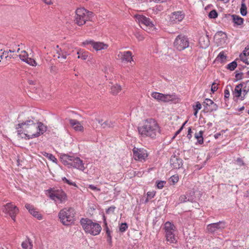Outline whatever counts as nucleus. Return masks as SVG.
I'll list each match as a JSON object with an SVG mask.
<instances>
[{"instance_id": "7c9ffc66", "label": "nucleus", "mask_w": 249, "mask_h": 249, "mask_svg": "<svg viewBox=\"0 0 249 249\" xmlns=\"http://www.w3.org/2000/svg\"><path fill=\"white\" fill-rule=\"evenodd\" d=\"M179 201L180 203H184L188 201L193 202V198L189 197L187 194L183 195L180 196Z\"/></svg>"}, {"instance_id": "f3484780", "label": "nucleus", "mask_w": 249, "mask_h": 249, "mask_svg": "<svg viewBox=\"0 0 249 249\" xmlns=\"http://www.w3.org/2000/svg\"><path fill=\"white\" fill-rule=\"evenodd\" d=\"M185 17V14L183 11H178L171 13L169 21L171 23H177L181 21Z\"/></svg>"}, {"instance_id": "a18cd8bd", "label": "nucleus", "mask_w": 249, "mask_h": 249, "mask_svg": "<svg viewBox=\"0 0 249 249\" xmlns=\"http://www.w3.org/2000/svg\"><path fill=\"white\" fill-rule=\"evenodd\" d=\"M218 89L217 86L216 85L215 83H213L212 87H211V91L213 93H214L215 91L217 90Z\"/></svg>"}, {"instance_id": "c03bdc74", "label": "nucleus", "mask_w": 249, "mask_h": 249, "mask_svg": "<svg viewBox=\"0 0 249 249\" xmlns=\"http://www.w3.org/2000/svg\"><path fill=\"white\" fill-rule=\"evenodd\" d=\"M89 188L90 189L92 190L96 191H100L101 189L100 188H97L92 184H89Z\"/></svg>"}, {"instance_id": "0e129e2a", "label": "nucleus", "mask_w": 249, "mask_h": 249, "mask_svg": "<svg viewBox=\"0 0 249 249\" xmlns=\"http://www.w3.org/2000/svg\"><path fill=\"white\" fill-rule=\"evenodd\" d=\"M244 108H245V107L244 106H242V107H240L238 109V111H242L244 109Z\"/></svg>"}, {"instance_id": "393cba45", "label": "nucleus", "mask_w": 249, "mask_h": 249, "mask_svg": "<svg viewBox=\"0 0 249 249\" xmlns=\"http://www.w3.org/2000/svg\"><path fill=\"white\" fill-rule=\"evenodd\" d=\"M243 84V96L241 97V100H243L245 99L246 95L249 92V80L245 82L241 83Z\"/></svg>"}, {"instance_id": "9d476101", "label": "nucleus", "mask_w": 249, "mask_h": 249, "mask_svg": "<svg viewBox=\"0 0 249 249\" xmlns=\"http://www.w3.org/2000/svg\"><path fill=\"white\" fill-rule=\"evenodd\" d=\"M225 225L226 223L223 221L208 224L206 227V232L213 234L218 231H221L225 228Z\"/></svg>"}, {"instance_id": "6e6552de", "label": "nucleus", "mask_w": 249, "mask_h": 249, "mask_svg": "<svg viewBox=\"0 0 249 249\" xmlns=\"http://www.w3.org/2000/svg\"><path fill=\"white\" fill-rule=\"evenodd\" d=\"M82 46L89 49V47L91 46L96 51L106 50L108 47L107 44L102 42L95 41L92 39L86 40L82 42Z\"/></svg>"}, {"instance_id": "774afa93", "label": "nucleus", "mask_w": 249, "mask_h": 249, "mask_svg": "<svg viewBox=\"0 0 249 249\" xmlns=\"http://www.w3.org/2000/svg\"><path fill=\"white\" fill-rule=\"evenodd\" d=\"M246 77H249V71L246 72Z\"/></svg>"}, {"instance_id": "473e14b6", "label": "nucleus", "mask_w": 249, "mask_h": 249, "mask_svg": "<svg viewBox=\"0 0 249 249\" xmlns=\"http://www.w3.org/2000/svg\"><path fill=\"white\" fill-rule=\"evenodd\" d=\"M237 66V64L236 61H233L227 65L226 68L231 71H233Z\"/></svg>"}, {"instance_id": "a878e982", "label": "nucleus", "mask_w": 249, "mask_h": 249, "mask_svg": "<svg viewBox=\"0 0 249 249\" xmlns=\"http://www.w3.org/2000/svg\"><path fill=\"white\" fill-rule=\"evenodd\" d=\"M243 89V84H241V83L237 85L234 89V90L233 91V95L237 98H239L240 97H243L241 96V93H242V89Z\"/></svg>"}, {"instance_id": "bb28decb", "label": "nucleus", "mask_w": 249, "mask_h": 249, "mask_svg": "<svg viewBox=\"0 0 249 249\" xmlns=\"http://www.w3.org/2000/svg\"><path fill=\"white\" fill-rule=\"evenodd\" d=\"M204 131L202 130L199 131L198 132H196L195 134V137L197 139V143L199 144H202L204 142V139L203 137V134Z\"/></svg>"}, {"instance_id": "603ef678", "label": "nucleus", "mask_w": 249, "mask_h": 249, "mask_svg": "<svg viewBox=\"0 0 249 249\" xmlns=\"http://www.w3.org/2000/svg\"><path fill=\"white\" fill-rule=\"evenodd\" d=\"M230 91L228 89H226L224 90V97L225 98H228L230 96Z\"/></svg>"}, {"instance_id": "6ab92c4d", "label": "nucleus", "mask_w": 249, "mask_h": 249, "mask_svg": "<svg viewBox=\"0 0 249 249\" xmlns=\"http://www.w3.org/2000/svg\"><path fill=\"white\" fill-rule=\"evenodd\" d=\"M204 104L207 112L216 111L218 108V106L210 99L206 98L204 102Z\"/></svg>"}, {"instance_id": "4c0bfd02", "label": "nucleus", "mask_w": 249, "mask_h": 249, "mask_svg": "<svg viewBox=\"0 0 249 249\" xmlns=\"http://www.w3.org/2000/svg\"><path fill=\"white\" fill-rule=\"evenodd\" d=\"M8 56L7 53L3 51L2 49L0 50V62L3 60L4 59H6Z\"/></svg>"}, {"instance_id": "3c124183", "label": "nucleus", "mask_w": 249, "mask_h": 249, "mask_svg": "<svg viewBox=\"0 0 249 249\" xmlns=\"http://www.w3.org/2000/svg\"><path fill=\"white\" fill-rule=\"evenodd\" d=\"M105 230L106 231L107 235H111V231L109 230L107 224L105 225Z\"/></svg>"}, {"instance_id": "e433bc0d", "label": "nucleus", "mask_w": 249, "mask_h": 249, "mask_svg": "<svg viewBox=\"0 0 249 249\" xmlns=\"http://www.w3.org/2000/svg\"><path fill=\"white\" fill-rule=\"evenodd\" d=\"M218 14L215 10H212L209 14V17L210 18H215L217 17Z\"/></svg>"}, {"instance_id": "412c9836", "label": "nucleus", "mask_w": 249, "mask_h": 249, "mask_svg": "<svg viewBox=\"0 0 249 249\" xmlns=\"http://www.w3.org/2000/svg\"><path fill=\"white\" fill-rule=\"evenodd\" d=\"M137 18L139 21V22L145 25L147 27H152L154 26L153 23L150 21L149 18H146V17L142 15H138L137 16Z\"/></svg>"}, {"instance_id": "8fccbe9b", "label": "nucleus", "mask_w": 249, "mask_h": 249, "mask_svg": "<svg viewBox=\"0 0 249 249\" xmlns=\"http://www.w3.org/2000/svg\"><path fill=\"white\" fill-rule=\"evenodd\" d=\"M186 123H187V121H186L183 124V125L181 126V127L177 131H176V132L175 133V136H174V138L176 136H177L178 134H179L180 133V132L182 131L184 125Z\"/></svg>"}, {"instance_id": "dca6fc26", "label": "nucleus", "mask_w": 249, "mask_h": 249, "mask_svg": "<svg viewBox=\"0 0 249 249\" xmlns=\"http://www.w3.org/2000/svg\"><path fill=\"white\" fill-rule=\"evenodd\" d=\"M117 59L122 62L131 63L133 61L132 53L129 51L119 52L117 55Z\"/></svg>"}, {"instance_id": "f8f14e48", "label": "nucleus", "mask_w": 249, "mask_h": 249, "mask_svg": "<svg viewBox=\"0 0 249 249\" xmlns=\"http://www.w3.org/2000/svg\"><path fill=\"white\" fill-rule=\"evenodd\" d=\"M17 53H18L20 59L22 61L25 62L27 64L33 67L37 66V64L36 60L31 57H29V54L26 51L20 50V49L18 48L17 50Z\"/></svg>"}, {"instance_id": "a19ab883", "label": "nucleus", "mask_w": 249, "mask_h": 249, "mask_svg": "<svg viewBox=\"0 0 249 249\" xmlns=\"http://www.w3.org/2000/svg\"><path fill=\"white\" fill-rule=\"evenodd\" d=\"M165 183L166 182L165 181H159L157 184V187L159 189H162L164 187Z\"/></svg>"}, {"instance_id": "7ed1b4c3", "label": "nucleus", "mask_w": 249, "mask_h": 249, "mask_svg": "<svg viewBox=\"0 0 249 249\" xmlns=\"http://www.w3.org/2000/svg\"><path fill=\"white\" fill-rule=\"evenodd\" d=\"M80 224L86 233L95 236L99 234L102 230L99 224L93 222L88 218H81L80 220Z\"/></svg>"}, {"instance_id": "ddd939ff", "label": "nucleus", "mask_w": 249, "mask_h": 249, "mask_svg": "<svg viewBox=\"0 0 249 249\" xmlns=\"http://www.w3.org/2000/svg\"><path fill=\"white\" fill-rule=\"evenodd\" d=\"M133 153L134 159L142 162L145 161L148 157L147 151L143 148L134 147L133 149Z\"/></svg>"}, {"instance_id": "f704fd0d", "label": "nucleus", "mask_w": 249, "mask_h": 249, "mask_svg": "<svg viewBox=\"0 0 249 249\" xmlns=\"http://www.w3.org/2000/svg\"><path fill=\"white\" fill-rule=\"evenodd\" d=\"M169 182L172 183L173 185H174L175 183L178 182V176L174 175L171 176L169 179Z\"/></svg>"}, {"instance_id": "79ce46f5", "label": "nucleus", "mask_w": 249, "mask_h": 249, "mask_svg": "<svg viewBox=\"0 0 249 249\" xmlns=\"http://www.w3.org/2000/svg\"><path fill=\"white\" fill-rule=\"evenodd\" d=\"M225 130H221V132H219V133H215V134L214 135L213 137H214V138L215 139H217L218 138H219V137H220L221 135H223V133H225Z\"/></svg>"}, {"instance_id": "cd10ccee", "label": "nucleus", "mask_w": 249, "mask_h": 249, "mask_svg": "<svg viewBox=\"0 0 249 249\" xmlns=\"http://www.w3.org/2000/svg\"><path fill=\"white\" fill-rule=\"evenodd\" d=\"M205 38L206 40L205 39V37L201 36L199 39V44L203 48H207L209 45V40L208 36L205 37Z\"/></svg>"}, {"instance_id": "2f4dec72", "label": "nucleus", "mask_w": 249, "mask_h": 249, "mask_svg": "<svg viewBox=\"0 0 249 249\" xmlns=\"http://www.w3.org/2000/svg\"><path fill=\"white\" fill-rule=\"evenodd\" d=\"M226 55L225 54V53L223 51H222L219 53V54L216 57V60L222 63L224 62L226 60Z\"/></svg>"}, {"instance_id": "c9c22d12", "label": "nucleus", "mask_w": 249, "mask_h": 249, "mask_svg": "<svg viewBox=\"0 0 249 249\" xmlns=\"http://www.w3.org/2000/svg\"><path fill=\"white\" fill-rule=\"evenodd\" d=\"M128 228L127 224L126 223H121L120 227H119V231L122 232H124Z\"/></svg>"}, {"instance_id": "aec40b11", "label": "nucleus", "mask_w": 249, "mask_h": 249, "mask_svg": "<svg viewBox=\"0 0 249 249\" xmlns=\"http://www.w3.org/2000/svg\"><path fill=\"white\" fill-rule=\"evenodd\" d=\"M25 207L29 211L30 213L35 217H36L38 220L42 219V215L32 205L30 204H26Z\"/></svg>"}, {"instance_id": "69168bd1", "label": "nucleus", "mask_w": 249, "mask_h": 249, "mask_svg": "<svg viewBox=\"0 0 249 249\" xmlns=\"http://www.w3.org/2000/svg\"><path fill=\"white\" fill-rule=\"evenodd\" d=\"M60 53H58L57 55H54V57L57 58H59L60 57Z\"/></svg>"}, {"instance_id": "680f3d73", "label": "nucleus", "mask_w": 249, "mask_h": 249, "mask_svg": "<svg viewBox=\"0 0 249 249\" xmlns=\"http://www.w3.org/2000/svg\"><path fill=\"white\" fill-rule=\"evenodd\" d=\"M165 0H153V1L155 2H162L164 1Z\"/></svg>"}, {"instance_id": "f257e3e1", "label": "nucleus", "mask_w": 249, "mask_h": 249, "mask_svg": "<svg viewBox=\"0 0 249 249\" xmlns=\"http://www.w3.org/2000/svg\"><path fill=\"white\" fill-rule=\"evenodd\" d=\"M15 128L18 136L26 140L37 138L47 130V126L43 123L32 116L18 120Z\"/></svg>"}, {"instance_id": "b1692460", "label": "nucleus", "mask_w": 249, "mask_h": 249, "mask_svg": "<svg viewBox=\"0 0 249 249\" xmlns=\"http://www.w3.org/2000/svg\"><path fill=\"white\" fill-rule=\"evenodd\" d=\"M97 121L103 128L110 127L113 125L114 124L113 122L109 120H107L105 122H103V120H97Z\"/></svg>"}, {"instance_id": "4be33fe9", "label": "nucleus", "mask_w": 249, "mask_h": 249, "mask_svg": "<svg viewBox=\"0 0 249 249\" xmlns=\"http://www.w3.org/2000/svg\"><path fill=\"white\" fill-rule=\"evenodd\" d=\"M69 121L71 126L75 131L78 132L84 131V127L79 121L74 119H69Z\"/></svg>"}, {"instance_id": "49530a36", "label": "nucleus", "mask_w": 249, "mask_h": 249, "mask_svg": "<svg viewBox=\"0 0 249 249\" xmlns=\"http://www.w3.org/2000/svg\"><path fill=\"white\" fill-rule=\"evenodd\" d=\"M201 108V105L199 102H196V105L195 106H194V110H199Z\"/></svg>"}, {"instance_id": "1a4fd4ad", "label": "nucleus", "mask_w": 249, "mask_h": 249, "mask_svg": "<svg viewBox=\"0 0 249 249\" xmlns=\"http://www.w3.org/2000/svg\"><path fill=\"white\" fill-rule=\"evenodd\" d=\"M189 46V41L188 38L185 36L181 35L178 36L174 42V47L179 51L188 48Z\"/></svg>"}, {"instance_id": "e2e57ef3", "label": "nucleus", "mask_w": 249, "mask_h": 249, "mask_svg": "<svg viewBox=\"0 0 249 249\" xmlns=\"http://www.w3.org/2000/svg\"><path fill=\"white\" fill-rule=\"evenodd\" d=\"M61 211H62L61 210L60 211V212H59V213L58 214V216H59V218L60 219V221L61 222H62V219H61Z\"/></svg>"}, {"instance_id": "a211bd4d", "label": "nucleus", "mask_w": 249, "mask_h": 249, "mask_svg": "<svg viewBox=\"0 0 249 249\" xmlns=\"http://www.w3.org/2000/svg\"><path fill=\"white\" fill-rule=\"evenodd\" d=\"M170 163L171 166L174 169H179L183 165L182 160L176 155L171 156Z\"/></svg>"}, {"instance_id": "bf43d9fd", "label": "nucleus", "mask_w": 249, "mask_h": 249, "mask_svg": "<svg viewBox=\"0 0 249 249\" xmlns=\"http://www.w3.org/2000/svg\"><path fill=\"white\" fill-rule=\"evenodd\" d=\"M243 53L245 56H247L249 54V49H248L247 50H244L243 51Z\"/></svg>"}, {"instance_id": "ea45409f", "label": "nucleus", "mask_w": 249, "mask_h": 249, "mask_svg": "<svg viewBox=\"0 0 249 249\" xmlns=\"http://www.w3.org/2000/svg\"><path fill=\"white\" fill-rule=\"evenodd\" d=\"M116 207L114 206H112L107 209L106 211V213L107 214H109L110 213H113L115 210Z\"/></svg>"}, {"instance_id": "864d4df0", "label": "nucleus", "mask_w": 249, "mask_h": 249, "mask_svg": "<svg viewBox=\"0 0 249 249\" xmlns=\"http://www.w3.org/2000/svg\"><path fill=\"white\" fill-rule=\"evenodd\" d=\"M47 157L50 159L51 160L54 161V160H56L54 156H53L51 154H47Z\"/></svg>"}, {"instance_id": "052dcab7", "label": "nucleus", "mask_w": 249, "mask_h": 249, "mask_svg": "<svg viewBox=\"0 0 249 249\" xmlns=\"http://www.w3.org/2000/svg\"><path fill=\"white\" fill-rule=\"evenodd\" d=\"M103 218L104 225H107V220H106V216L104 215H103Z\"/></svg>"}, {"instance_id": "423d86ee", "label": "nucleus", "mask_w": 249, "mask_h": 249, "mask_svg": "<svg viewBox=\"0 0 249 249\" xmlns=\"http://www.w3.org/2000/svg\"><path fill=\"white\" fill-rule=\"evenodd\" d=\"M165 237L167 241L170 244L176 243L177 239L175 236V226L170 222H166L164 224Z\"/></svg>"}, {"instance_id": "20e7f679", "label": "nucleus", "mask_w": 249, "mask_h": 249, "mask_svg": "<svg viewBox=\"0 0 249 249\" xmlns=\"http://www.w3.org/2000/svg\"><path fill=\"white\" fill-rule=\"evenodd\" d=\"M74 22L79 26L84 25L87 21L91 20L93 13L84 8H77L75 12Z\"/></svg>"}, {"instance_id": "c756f323", "label": "nucleus", "mask_w": 249, "mask_h": 249, "mask_svg": "<svg viewBox=\"0 0 249 249\" xmlns=\"http://www.w3.org/2000/svg\"><path fill=\"white\" fill-rule=\"evenodd\" d=\"M110 92L113 95L117 94L122 89L121 86L117 84L111 86Z\"/></svg>"}, {"instance_id": "39448f33", "label": "nucleus", "mask_w": 249, "mask_h": 249, "mask_svg": "<svg viewBox=\"0 0 249 249\" xmlns=\"http://www.w3.org/2000/svg\"><path fill=\"white\" fill-rule=\"evenodd\" d=\"M63 165H70L80 171H84L86 167L82 160L79 157L63 154Z\"/></svg>"}, {"instance_id": "4d7b16f0", "label": "nucleus", "mask_w": 249, "mask_h": 249, "mask_svg": "<svg viewBox=\"0 0 249 249\" xmlns=\"http://www.w3.org/2000/svg\"><path fill=\"white\" fill-rule=\"evenodd\" d=\"M107 242L111 244L112 242V238L111 235H107Z\"/></svg>"}, {"instance_id": "338daca9", "label": "nucleus", "mask_w": 249, "mask_h": 249, "mask_svg": "<svg viewBox=\"0 0 249 249\" xmlns=\"http://www.w3.org/2000/svg\"><path fill=\"white\" fill-rule=\"evenodd\" d=\"M63 200L67 198V195L64 192H63Z\"/></svg>"}, {"instance_id": "f03ea898", "label": "nucleus", "mask_w": 249, "mask_h": 249, "mask_svg": "<svg viewBox=\"0 0 249 249\" xmlns=\"http://www.w3.org/2000/svg\"><path fill=\"white\" fill-rule=\"evenodd\" d=\"M140 135L142 137H149L156 139L160 133V127L157 122L154 119L148 118L144 121L142 126L138 127Z\"/></svg>"}, {"instance_id": "5fc2aeb1", "label": "nucleus", "mask_w": 249, "mask_h": 249, "mask_svg": "<svg viewBox=\"0 0 249 249\" xmlns=\"http://www.w3.org/2000/svg\"><path fill=\"white\" fill-rule=\"evenodd\" d=\"M45 4L47 5H52L53 1L52 0H42Z\"/></svg>"}, {"instance_id": "c85d7f7f", "label": "nucleus", "mask_w": 249, "mask_h": 249, "mask_svg": "<svg viewBox=\"0 0 249 249\" xmlns=\"http://www.w3.org/2000/svg\"><path fill=\"white\" fill-rule=\"evenodd\" d=\"M21 246L23 249H32L33 248L32 242L28 238L22 242Z\"/></svg>"}, {"instance_id": "72a5a7b5", "label": "nucleus", "mask_w": 249, "mask_h": 249, "mask_svg": "<svg viewBox=\"0 0 249 249\" xmlns=\"http://www.w3.org/2000/svg\"><path fill=\"white\" fill-rule=\"evenodd\" d=\"M240 13L243 16H245L247 13V8L245 3H241Z\"/></svg>"}, {"instance_id": "13d9d810", "label": "nucleus", "mask_w": 249, "mask_h": 249, "mask_svg": "<svg viewBox=\"0 0 249 249\" xmlns=\"http://www.w3.org/2000/svg\"><path fill=\"white\" fill-rule=\"evenodd\" d=\"M87 55L85 54H82L81 55H79L78 58H81L83 60H86L87 59Z\"/></svg>"}, {"instance_id": "09e8293b", "label": "nucleus", "mask_w": 249, "mask_h": 249, "mask_svg": "<svg viewBox=\"0 0 249 249\" xmlns=\"http://www.w3.org/2000/svg\"><path fill=\"white\" fill-rule=\"evenodd\" d=\"M192 131L191 127H189L188 128V134L187 135V137L189 139V140H190L192 137Z\"/></svg>"}, {"instance_id": "2eb2a0df", "label": "nucleus", "mask_w": 249, "mask_h": 249, "mask_svg": "<svg viewBox=\"0 0 249 249\" xmlns=\"http://www.w3.org/2000/svg\"><path fill=\"white\" fill-rule=\"evenodd\" d=\"M47 195L56 203H61L62 198V191L51 189L47 191Z\"/></svg>"}, {"instance_id": "6e6d98bb", "label": "nucleus", "mask_w": 249, "mask_h": 249, "mask_svg": "<svg viewBox=\"0 0 249 249\" xmlns=\"http://www.w3.org/2000/svg\"><path fill=\"white\" fill-rule=\"evenodd\" d=\"M147 196L150 198H153L155 196V193L153 192H148L147 194Z\"/></svg>"}, {"instance_id": "37998d69", "label": "nucleus", "mask_w": 249, "mask_h": 249, "mask_svg": "<svg viewBox=\"0 0 249 249\" xmlns=\"http://www.w3.org/2000/svg\"><path fill=\"white\" fill-rule=\"evenodd\" d=\"M236 161H237L238 164L240 166L245 165V163H244L243 160L240 158H238L237 159Z\"/></svg>"}, {"instance_id": "de8ad7c7", "label": "nucleus", "mask_w": 249, "mask_h": 249, "mask_svg": "<svg viewBox=\"0 0 249 249\" xmlns=\"http://www.w3.org/2000/svg\"><path fill=\"white\" fill-rule=\"evenodd\" d=\"M235 77L236 80H241L243 78V73L242 72L237 73H236Z\"/></svg>"}, {"instance_id": "5701e85b", "label": "nucleus", "mask_w": 249, "mask_h": 249, "mask_svg": "<svg viewBox=\"0 0 249 249\" xmlns=\"http://www.w3.org/2000/svg\"><path fill=\"white\" fill-rule=\"evenodd\" d=\"M232 22L234 23V26L241 25L243 24L244 19L239 16L232 15L231 16Z\"/></svg>"}, {"instance_id": "58836bf2", "label": "nucleus", "mask_w": 249, "mask_h": 249, "mask_svg": "<svg viewBox=\"0 0 249 249\" xmlns=\"http://www.w3.org/2000/svg\"><path fill=\"white\" fill-rule=\"evenodd\" d=\"M63 182H65L70 185H72L75 187H77V186L76 184L75 183V182H72V181L68 179L65 177H63Z\"/></svg>"}, {"instance_id": "4468645a", "label": "nucleus", "mask_w": 249, "mask_h": 249, "mask_svg": "<svg viewBox=\"0 0 249 249\" xmlns=\"http://www.w3.org/2000/svg\"><path fill=\"white\" fill-rule=\"evenodd\" d=\"M151 96L159 101H162L164 102L171 101L175 99V95L174 94H164L157 92H152Z\"/></svg>"}, {"instance_id": "9b49d317", "label": "nucleus", "mask_w": 249, "mask_h": 249, "mask_svg": "<svg viewBox=\"0 0 249 249\" xmlns=\"http://www.w3.org/2000/svg\"><path fill=\"white\" fill-rule=\"evenodd\" d=\"M3 212L7 213L14 221H16V217L19 212L18 208L13 203H7L4 206Z\"/></svg>"}, {"instance_id": "0eeeda50", "label": "nucleus", "mask_w": 249, "mask_h": 249, "mask_svg": "<svg viewBox=\"0 0 249 249\" xmlns=\"http://www.w3.org/2000/svg\"><path fill=\"white\" fill-rule=\"evenodd\" d=\"M76 212L72 207L63 209V225L70 226L75 220Z\"/></svg>"}]
</instances>
